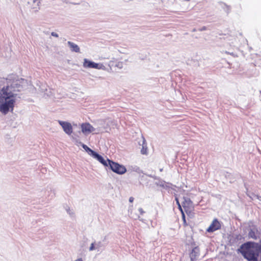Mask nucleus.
Segmentation results:
<instances>
[{
	"mask_svg": "<svg viewBox=\"0 0 261 261\" xmlns=\"http://www.w3.org/2000/svg\"><path fill=\"white\" fill-rule=\"evenodd\" d=\"M15 102V94L9 86L4 87L0 91V112L5 115L12 112Z\"/></svg>",
	"mask_w": 261,
	"mask_h": 261,
	"instance_id": "nucleus-1",
	"label": "nucleus"
},
{
	"mask_svg": "<svg viewBox=\"0 0 261 261\" xmlns=\"http://www.w3.org/2000/svg\"><path fill=\"white\" fill-rule=\"evenodd\" d=\"M182 207L184 211L186 213L188 216L192 217L194 215V206L192 201L190 199L188 198H184V200L182 203Z\"/></svg>",
	"mask_w": 261,
	"mask_h": 261,
	"instance_id": "nucleus-2",
	"label": "nucleus"
},
{
	"mask_svg": "<svg viewBox=\"0 0 261 261\" xmlns=\"http://www.w3.org/2000/svg\"><path fill=\"white\" fill-rule=\"evenodd\" d=\"M93 157L95 159H96L99 162L102 164L104 166L106 167H110V168L114 172V162L107 159V160H105L102 156L98 154L96 152L93 155Z\"/></svg>",
	"mask_w": 261,
	"mask_h": 261,
	"instance_id": "nucleus-3",
	"label": "nucleus"
},
{
	"mask_svg": "<svg viewBox=\"0 0 261 261\" xmlns=\"http://www.w3.org/2000/svg\"><path fill=\"white\" fill-rule=\"evenodd\" d=\"M59 123L62 126L64 131L68 135H71L73 132V128L71 124L68 122L58 121Z\"/></svg>",
	"mask_w": 261,
	"mask_h": 261,
	"instance_id": "nucleus-4",
	"label": "nucleus"
},
{
	"mask_svg": "<svg viewBox=\"0 0 261 261\" xmlns=\"http://www.w3.org/2000/svg\"><path fill=\"white\" fill-rule=\"evenodd\" d=\"M221 228V224L217 219H215L206 229L208 232H213Z\"/></svg>",
	"mask_w": 261,
	"mask_h": 261,
	"instance_id": "nucleus-5",
	"label": "nucleus"
},
{
	"mask_svg": "<svg viewBox=\"0 0 261 261\" xmlns=\"http://www.w3.org/2000/svg\"><path fill=\"white\" fill-rule=\"evenodd\" d=\"M82 132L84 134H89L93 132L95 128L89 123H83L81 125Z\"/></svg>",
	"mask_w": 261,
	"mask_h": 261,
	"instance_id": "nucleus-6",
	"label": "nucleus"
},
{
	"mask_svg": "<svg viewBox=\"0 0 261 261\" xmlns=\"http://www.w3.org/2000/svg\"><path fill=\"white\" fill-rule=\"evenodd\" d=\"M83 66L85 68H95V69L98 68V64L95 63L93 62L89 61L87 59H85L84 60Z\"/></svg>",
	"mask_w": 261,
	"mask_h": 261,
	"instance_id": "nucleus-7",
	"label": "nucleus"
},
{
	"mask_svg": "<svg viewBox=\"0 0 261 261\" xmlns=\"http://www.w3.org/2000/svg\"><path fill=\"white\" fill-rule=\"evenodd\" d=\"M199 255V249L198 247L194 248L190 253L191 261H196Z\"/></svg>",
	"mask_w": 261,
	"mask_h": 261,
	"instance_id": "nucleus-8",
	"label": "nucleus"
},
{
	"mask_svg": "<svg viewBox=\"0 0 261 261\" xmlns=\"http://www.w3.org/2000/svg\"><path fill=\"white\" fill-rule=\"evenodd\" d=\"M126 172L125 166L115 163V173L123 174Z\"/></svg>",
	"mask_w": 261,
	"mask_h": 261,
	"instance_id": "nucleus-9",
	"label": "nucleus"
},
{
	"mask_svg": "<svg viewBox=\"0 0 261 261\" xmlns=\"http://www.w3.org/2000/svg\"><path fill=\"white\" fill-rule=\"evenodd\" d=\"M67 44L69 45L72 51H74L75 53L80 52V48L77 45L75 44V43L71 41H68Z\"/></svg>",
	"mask_w": 261,
	"mask_h": 261,
	"instance_id": "nucleus-10",
	"label": "nucleus"
},
{
	"mask_svg": "<svg viewBox=\"0 0 261 261\" xmlns=\"http://www.w3.org/2000/svg\"><path fill=\"white\" fill-rule=\"evenodd\" d=\"M82 147L88 153V154L93 156L96 152L90 149L86 145L82 144Z\"/></svg>",
	"mask_w": 261,
	"mask_h": 261,
	"instance_id": "nucleus-11",
	"label": "nucleus"
},
{
	"mask_svg": "<svg viewBox=\"0 0 261 261\" xmlns=\"http://www.w3.org/2000/svg\"><path fill=\"white\" fill-rule=\"evenodd\" d=\"M181 217H182V220L183 221V225L184 227H187L188 225V223L186 221V216L185 213H181Z\"/></svg>",
	"mask_w": 261,
	"mask_h": 261,
	"instance_id": "nucleus-12",
	"label": "nucleus"
},
{
	"mask_svg": "<svg viewBox=\"0 0 261 261\" xmlns=\"http://www.w3.org/2000/svg\"><path fill=\"white\" fill-rule=\"evenodd\" d=\"M175 200H176V204L177 205H178V208L179 209V210L180 211V212H181V214L182 213H184V211L179 203V201L178 200V199L176 197L175 198Z\"/></svg>",
	"mask_w": 261,
	"mask_h": 261,
	"instance_id": "nucleus-13",
	"label": "nucleus"
},
{
	"mask_svg": "<svg viewBox=\"0 0 261 261\" xmlns=\"http://www.w3.org/2000/svg\"><path fill=\"white\" fill-rule=\"evenodd\" d=\"M141 153L143 154H146L147 153V149L146 147H142V148L141 150Z\"/></svg>",
	"mask_w": 261,
	"mask_h": 261,
	"instance_id": "nucleus-14",
	"label": "nucleus"
},
{
	"mask_svg": "<svg viewBox=\"0 0 261 261\" xmlns=\"http://www.w3.org/2000/svg\"><path fill=\"white\" fill-rule=\"evenodd\" d=\"M249 235L252 238H254V239L256 238V237H255V233L252 231H251L250 232H249Z\"/></svg>",
	"mask_w": 261,
	"mask_h": 261,
	"instance_id": "nucleus-15",
	"label": "nucleus"
},
{
	"mask_svg": "<svg viewBox=\"0 0 261 261\" xmlns=\"http://www.w3.org/2000/svg\"><path fill=\"white\" fill-rule=\"evenodd\" d=\"M134 197H129V201L130 203H132V202L134 201Z\"/></svg>",
	"mask_w": 261,
	"mask_h": 261,
	"instance_id": "nucleus-16",
	"label": "nucleus"
},
{
	"mask_svg": "<svg viewBox=\"0 0 261 261\" xmlns=\"http://www.w3.org/2000/svg\"><path fill=\"white\" fill-rule=\"evenodd\" d=\"M51 35L54 36V37H58V35L57 33H55V32H52L51 33Z\"/></svg>",
	"mask_w": 261,
	"mask_h": 261,
	"instance_id": "nucleus-17",
	"label": "nucleus"
},
{
	"mask_svg": "<svg viewBox=\"0 0 261 261\" xmlns=\"http://www.w3.org/2000/svg\"><path fill=\"white\" fill-rule=\"evenodd\" d=\"M94 244H93V243H92V244H91V246H90V250H93V249H94Z\"/></svg>",
	"mask_w": 261,
	"mask_h": 261,
	"instance_id": "nucleus-18",
	"label": "nucleus"
},
{
	"mask_svg": "<svg viewBox=\"0 0 261 261\" xmlns=\"http://www.w3.org/2000/svg\"><path fill=\"white\" fill-rule=\"evenodd\" d=\"M75 261H83V260H82V258H79Z\"/></svg>",
	"mask_w": 261,
	"mask_h": 261,
	"instance_id": "nucleus-19",
	"label": "nucleus"
},
{
	"mask_svg": "<svg viewBox=\"0 0 261 261\" xmlns=\"http://www.w3.org/2000/svg\"><path fill=\"white\" fill-rule=\"evenodd\" d=\"M139 211H140V212L141 213H142L143 212V210H142V208H140Z\"/></svg>",
	"mask_w": 261,
	"mask_h": 261,
	"instance_id": "nucleus-20",
	"label": "nucleus"
}]
</instances>
